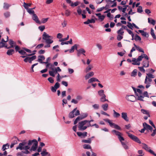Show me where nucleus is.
Returning <instances> with one entry per match:
<instances>
[{"label": "nucleus", "mask_w": 156, "mask_h": 156, "mask_svg": "<svg viewBox=\"0 0 156 156\" xmlns=\"http://www.w3.org/2000/svg\"><path fill=\"white\" fill-rule=\"evenodd\" d=\"M4 15L5 18L9 17L10 16V13L9 12H6L4 13Z\"/></svg>", "instance_id": "obj_47"}, {"label": "nucleus", "mask_w": 156, "mask_h": 156, "mask_svg": "<svg viewBox=\"0 0 156 156\" xmlns=\"http://www.w3.org/2000/svg\"><path fill=\"white\" fill-rule=\"evenodd\" d=\"M48 154V152H47V150L45 149H43V151L41 153V154L44 155H45Z\"/></svg>", "instance_id": "obj_46"}, {"label": "nucleus", "mask_w": 156, "mask_h": 156, "mask_svg": "<svg viewBox=\"0 0 156 156\" xmlns=\"http://www.w3.org/2000/svg\"><path fill=\"white\" fill-rule=\"evenodd\" d=\"M94 74V73L93 72H91L87 73L85 76V79L87 80L89 79L91 77L93 76Z\"/></svg>", "instance_id": "obj_20"}, {"label": "nucleus", "mask_w": 156, "mask_h": 156, "mask_svg": "<svg viewBox=\"0 0 156 156\" xmlns=\"http://www.w3.org/2000/svg\"><path fill=\"white\" fill-rule=\"evenodd\" d=\"M143 67H147L149 66V61L147 60L144 61L142 63Z\"/></svg>", "instance_id": "obj_28"}, {"label": "nucleus", "mask_w": 156, "mask_h": 156, "mask_svg": "<svg viewBox=\"0 0 156 156\" xmlns=\"http://www.w3.org/2000/svg\"><path fill=\"white\" fill-rule=\"evenodd\" d=\"M95 81H97L98 82H100L98 80V79H97L96 78L94 77H93L90 79L89 80H88V83H92L93 82H95Z\"/></svg>", "instance_id": "obj_23"}, {"label": "nucleus", "mask_w": 156, "mask_h": 156, "mask_svg": "<svg viewBox=\"0 0 156 156\" xmlns=\"http://www.w3.org/2000/svg\"><path fill=\"white\" fill-rule=\"evenodd\" d=\"M37 57L36 55H33V56L30 57V58L28 61V62L30 63H31L32 61L34 60Z\"/></svg>", "instance_id": "obj_36"}, {"label": "nucleus", "mask_w": 156, "mask_h": 156, "mask_svg": "<svg viewBox=\"0 0 156 156\" xmlns=\"http://www.w3.org/2000/svg\"><path fill=\"white\" fill-rule=\"evenodd\" d=\"M144 67L143 66L138 67V68L139 69L140 71L143 72L144 73H145V70L144 68Z\"/></svg>", "instance_id": "obj_59"}, {"label": "nucleus", "mask_w": 156, "mask_h": 156, "mask_svg": "<svg viewBox=\"0 0 156 156\" xmlns=\"http://www.w3.org/2000/svg\"><path fill=\"white\" fill-rule=\"evenodd\" d=\"M38 28L41 31H42L45 29V27L44 26H41L39 27Z\"/></svg>", "instance_id": "obj_61"}, {"label": "nucleus", "mask_w": 156, "mask_h": 156, "mask_svg": "<svg viewBox=\"0 0 156 156\" xmlns=\"http://www.w3.org/2000/svg\"><path fill=\"white\" fill-rule=\"evenodd\" d=\"M138 31L144 37H149V34L145 32L144 30H139Z\"/></svg>", "instance_id": "obj_21"}, {"label": "nucleus", "mask_w": 156, "mask_h": 156, "mask_svg": "<svg viewBox=\"0 0 156 156\" xmlns=\"http://www.w3.org/2000/svg\"><path fill=\"white\" fill-rule=\"evenodd\" d=\"M126 99L129 101L134 102L136 99V98L134 95H129L126 98Z\"/></svg>", "instance_id": "obj_11"}, {"label": "nucleus", "mask_w": 156, "mask_h": 156, "mask_svg": "<svg viewBox=\"0 0 156 156\" xmlns=\"http://www.w3.org/2000/svg\"><path fill=\"white\" fill-rule=\"evenodd\" d=\"M122 31H123L122 28H120L117 31V33L118 34H119V35L120 34L121 35H123L124 32Z\"/></svg>", "instance_id": "obj_40"}, {"label": "nucleus", "mask_w": 156, "mask_h": 156, "mask_svg": "<svg viewBox=\"0 0 156 156\" xmlns=\"http://www.w3.org/2000/svg\"><path fill=\"white\" fill-rule=\"evenodd\" d=\"M37 61L41 63H44L46 64H48V63H49L48 62L46 61V62H43L42 61V60H41V59L40 58H38L37 60Z\"/></svg>", "instance_id": "obj_54"}, {"label": "nucleus", "mask_w": 156, "mask_h": 156, "mask_svg": "<svg viewBox=\"0 0 156 156\" xmlns=\"http://www.w3.org/2000/svg\"><path fill=\"white\" fill-rule=\"evenodd\" d=\"M19 53H20L21 55H26V52L23 50H21L19 51Z\"/></svg>", "instance_id": "obj_49"}, {"label": "nucleus", "mask_w": 156, "mask_h": 156, "mask_svg": "<svg viewBox=\"0 0 156 156\" xmlns=\"http://www.w3.org/2000/svg\"><path fill=\"white\" fill-rule=\"evenodd\" d=\"M143 145V148L146 151H148L151 154H153L155 156H156V154H155L153 151L150 149V147H148V146L145 144L142 143Z\"/></svg>", "instance_id": "obj_7"}, {"label": "nucleus", "mask_w": 156, "mask_h": 156, "mask_svg": "<svg viewBox=\"0 0 156 156\" xmlns=\"http://www.w3.org/2000/svg\"><path fill=\"white\" fill-rule=\"evenodd\" d=\"M79 4V2H75L74 4L72 2V4H71V6H77Z\"/></svg>", "instance_id": "obj_60"}, {"label": "nucleus", "mask_w": 156, "mask_h": 156, "mask_svg": "<svg viewBox=\"0 0 156 156\" xmlns=\"http://www.w3.org/2000/svg\"><path fill=\"white\" fill-rule=\"evenodd\" d=\"M38 147V142L36 140V141H35L33 144L32 147L30 149V151H36Z\"/></svg>", "instance_id": "obj_10"}, {"label": "nucleus", "mask_w": 156, "mask_h": 156, "mask_svg": "<svg viewBox=\"0 0 156 156\" xmlns=\"http://www.w3.org/2000/svg\"><path fill=\"white\" fill-rule=\"evenodd\" d=\"M87 122L88 120H85L79 122V125L78 126L79 128H82Z\"/></svg>", "instance_id": "obj_18"}, {"label": "nucleus", "mask_w": 156, "mask_h": 156, "mask_svg": "<svg viewBox=\"0 0 156 156\" xmlns=\"http://www.w3.org/2000/svg\"><path fill=\"white\" fill-rule=\"evenodd\" d=\"M36 141L35 139H34L32 140H29L27 144L28 145H26L27 143L26 142L23 141L21 143L19 144L18 146L16 147V149H20L21 150H23L22 152L23 153L25 154H29L30 153V152L28 151L30 148V146L33 144V143Z\"/></svg>", "instance_id": "obj_1"}, {"label": "nucleus", "mask_w": 156, "mask_h": 156, "mask_svg": "<svg viewBox=\"0 0 156 156\" xmlns=\"http://www.w3.org/2000/svg\"><path fill=\"white\" fill-rule=\"evenodd\" d=\"M92 68V66L89 65L85 69V72L86 73H87L90 71Z\"/></svg>", "instance_id": "obj_33"}, {"label": "nucleus", "mask_w": 156, "mask_h": 156, "mask_svg": "<svg viewBox=\"0 0 156 156\" xmlns=\"http://www.w3.org/2000/svg\"><path fill=\"white\" fill-rule=\"evenodd\" d=\"M151 34L152 37L154 38V39H156V36L154 33V30L152 28H151Z\"/></svg>", "instance_id": "obj_39"}, {"label": "nucleus", "mask_w": 156, "mask_h": 156, "mask_svg": "<svg viewBox=\"0 0 156 156\" xmlns=\"http://www.w3.org/2000/svg\"><path fill=\"white\" fill-rule=\"evenodd\" d=\"M143 126L145 127L146 130H149L151 131L153 129L152 127L146 122L143 123Z\"/></svg>", "instance_id": "obj_14"}, {"label": "nucleus", "mask_w": 156, "mask_h": 156, "mask_svg": "<svg viewBox=\"0 0 156 156\" xmlns=\"http://www.w3.org/2000/svg\"><path fill=\"white\" fill-rule=\"evenodd\" d=\"M77 12L79 15H80L81 14L82 12L83 14H85L87 12L85 10H83L82 11V9L79 7L77 10Z\"/></svg>", "instance_id": "obj_17"}, {"label": "nucleus", "mask_w": 156, "mask_h": 156, "mask_svg": "<svg viewBox=\"0 0 156 156\" xmlns=\"http://www.w3.org/2000/svg\"><path fill=\"white\" fill-rule=\"evenodd\" d=\"M44 44H38L36 47V48L37 49H39L42 47Z\"/></svg>", "instance_id": "obj_62"}, {"label": "nucleus", "mask_w": 156, "mask_h": 156, "mask_svg": "<svg viewBox=\"0 0 156 156\" xmlns=\"http://www.w3.org/2000/svg\"><path fill=\"white\" fill-rule=\"evenodd\" d=\"M9 144L7 143L5 144H4L3 145L2 149L3 151H5V150L9 148Z\"/></svg>", "instance_id": "obj_32"}, {"label": "nucleus", "mask_w": 156, "mask_h": 156, "mask_svg": "<svg viewBox=\"0 0 156 156\" xmlns=\"http://www.w3.org/2000/svg\"><path fill=\"white\" fill-rule=\"evenodd\" d=\"M48 18L42 19L41 20V23H46L48 21Z\"/></svg>", "instance_id": "obj_53"}, {"label": "nucleus", "mask_w": 156, "mask_h": 156, "mask_svg": "<svg viewBox=\"0 0 156 156\" xmlns=\"http://www.w3.org/2000/svg\"><path fill=\"white\" fill-rule=\"evenodd\" d=\"M98 94L100 96H103L104 95H105L104 94V90H100L98 91Z\"/></svg>", "instance_id": "obj_44"}, {"label": "nucleus", "mask_w": 156, "mask_h": 156, "mask_svg": "<svg viewBox=\"0 0 156 156\" xmlns=\"http://www.w3.org/2000/svg\"><path fill=\"white\" fill-rule=\"evenodd\" d=\"M77 134L79 136L81 137L82 138H83L87 136V132H84L82 133L81 132H78L77 133Z\"/></svg>", "instance_id": "obj_15"}, {"label": "nucleus", "mask_w": 156, "mask_h": 156, "mask_svg": "<svg viewBox=\"0 0 156 156\" xmlns=\"http://www.w3.org/2000/svg\"><path fill=\"white\" fill-rule=\"evenodd\" d=\"M134 39L136 41H140L141 40V38L137 34L135 35V37Z\"/></svg>", "instance_id": "obj_42"}, {"label": "nucleus", "mask_w": 156, "mask_h": 156, "mask_svg": "<svg viewBox=\"0 0 156 156\" xmlns=\"http://www.w3.org/2000/svg\"><path fill=\"white\" fill-rule=\"evenodd\" d=\"M20 48L18 45H16L15 46V49L16 52H18L20 51Z\"/></svg>", "instance_id": "obj_57"}, {"label": "nucleus", "mask_w": 156, "mask_h": 156, "mask_svg": "<svg viewBox=\"0 0 156 156\" xmlns=\"http://www.w3.org/2000/svg\"><path fill=\"white\" fill-rule=\"evenodd\" d=\"M137 70L136 69H134L132 72L131 76H135L136 75Z\"/></svg>", "instance_id": "obj_43"}, {"label": "nucleus", "mask_w": 156, "mask_h": 156, "mask_svg": "<svg viewBox=\"0 0 156 156\" xmlns=\"http://www.w3.org/2000/svg\"><path fill=\"white\" fill-rule=\"evenodd\" d=\"M104 120L106 122H108L110 126L112 127L115 129H116L121 130V127L117 124H116L114 123L111 122V121L110 120L108 119H105Z\"/></svg>", "instance_id": "obj_3"}, {"label": "nucleus", "mask_w": 156, "mask_h": 156, "mask_svg": "<svg viewBox=\"0 0 156 156\" xmlns=\"http://www.w3.org/2000/svg\"><path fill=\"white\" fill-rule=\"evenodd\" d=\"M71 13V12L68 9H67L65 11V14L66 16H69Z\"/></svg>", "instance_id": "obj_51"}, {"label": "nucleus", "mask_w": 156, "mask_h": 156, "mask_svg": "<svg viewBox=\"0 0 156 156\" xmlns=\"http://www.w3.org/2000/svg\"><path fill=\"white\" fill-rule=\"evenodd\" d=\"M34 9H28L27 10V12L30 14L33 15L35 13L34 11L33 10Z\"/></svg>", "instance_id": "obj_37"}, {"label": "nucleus", "mask_w": 156, "mask_h": 156, "mask_svg": "<svg viewBox=\"0 0 156 156\" xmlns=\"http://www.w3.org/2000/svg\"><path fill=\"white\" fill-rule=\"evenodd\" d=\"M77 55L78 56H80L81 54L84 55H85L84 53L86 52V51L83 48H81L79 50H77Z\"/></svg>", "instance_id": "obj_13"}, {"label": "nucleus", "mask_w": 156, "mask_h": 156, "mask_svg": "<svg viewBox=\"0 0 156 156\" xmlns=\"http://www.w3.org/2000/svg\"><path fill=\"white\" fill-rule=\"evenodd\" d=\"M77 108H75L72 111L70 112L69 114V117L70 118H73L74 117V112L76 110Z\"/></svg>", "instance_id": "obj_19"}, {"label": "nucleus", "mask_w": 156, "mask_h": 156, "mask_svg": "<svg viewBox=\"0 0 156 156\" xmlns=\"http://www.w3.org/2000/svg\"><path fill=\"white\" fill-rule=\"evenodd\" d=\"M121 115L122 118L126 122H128L129 121V119L126 113L123 112L122 113Z\"/></svg>", "instance_id": "obj_16"}, {"label": "nucleus", "mask_w": 156, "mask_h": 156, "mask_svg": "<svg viewBox=\"0 0 156 156\" xmlns=\"http://www.w3.org/2000/svg\"><path fill=\"white\" fill-rule=\"evenodd\" d=\"M52 38V37L49 36L45 32H44L42 35V39L45 41V43L46 44H51L53 42V41L51 40Z\"/></svg>", "instance_id": "obj_2"}, {"label": "nucleus", "mask_w": 156, "mask_h": 156, "mask_svg": "<svg viewBox=\"0 0 156 156\" xmlns=\"http://www.w3.org/2000/svg\"><path fill=\"white\" fill-rule=\"evenodd\" d=\"M102 108L105 111H107L108 109V104H105L102 105Z\"/></svg>", "instance_id": "obj_31"}, {"label": "nucleus", "mask_w": 156, "mask_h": 156, "mask_svg": "<svg viewBox=\"0 0 156 156\" xmlns=\"http://www.w3.org/2000/svg\"><path fill=\"white\" fill-rule=\"evenodd\" d=\"M126 133L127 134L129 137L132 140L139 144L141 143L140 141L137 136L128 132H127Z\"/></svg>", "instance_id": "obj_4"}, {"label": "nucleus", "mask_w": 156, "mask_h": 156, "mask_svg": "<svg viewBox=\"0 0 156 156\" xmlns=\"http://www.w3.org/2000/svg\"><path fill=\"white\" fill-rule=\"evenodd\" d=\"M31 4L30 3H27L25 2H24L23 3V6L25 8L27 9H28V7H30L31 6Z\"/></svg>", "instance_id": "obj_34"}, {"label": "nucleus", "mask_w": 156, "mask_h": 156, "mask_svg": "<svg viewBox=\"0 0 156 156\" xmlns=\"http://www.w3.org/2000/svg\"><path fill=\"white\" fill-rule=\"evenodd\" d=\"M95 21L94 19H88L87 21L84 22L83 23L85 24H88L90 23H94Z\"/></svg>", "instance_id": "obj_22"}, {"label": "nucleus", "mask_w": 156, "mask_h": 156, "mask_svg": "<svg viewBox=\"0 0 156 156\" xmlns=\"http://www.w3.org/2000/svg\"><path fill=\"white\" fill-rule=\"evenodd\" d=\"M141 111L144 114L147 115L148 117H150V115L147 111L144 109H141Z\"/></svg>", "instance_id": "obj_38"}, {"label": "nucleus", "mask_w": 156, "mask_h": 156, "mask_svg": "<svg viewBox=\"0 0 156 156\" xmlns=\"http://www.w3.org/2000/svg\"><path fill=\"white\" fill-rule=\"evenodd\" d=\"M15 51L13 49H9L7 51L6 54L8 55H11L14 54Z\"/></svg>", "instance_id": "obj_24"}, {"label": "nucleus", "mask_w": 156, "mask_h": 156, "mask_svg": "<svg viewBox=\"0 0 156 156\" xmlns=\"http://www.w3.org/2000/svg\"><path fill=\"white\" fill-rule=\"evenodd\" d=\"M32 19L37 23L39 24H41V23L40 22L37 16L35 13L33 15Z\"/></svg>", "instance_id": "obj_12"}, {"label": "nucleus", "mask_w": 156, "mask_h": 156, "mask_svg": "<svg viewBox=\"0 0 156 156\" xmlns=\"http://www.w3.org/2000/svg\"><path fill=\"white\" fill-rule=\"evenodd\" d=\"M101 98L100 99V101L101 102H104L105 101H108V100L107 99H106L105 97H106V95H104L103 96H101Z\"/></svg>", "instance_id": "obj_35"}, {"label": "nucleus", "mask_w": 156, "mask_h": 156, "mask_svg": "<svg viewBox=\"0 0 156 156\" xmlns=\"http://www.w3.org/2000/svg\"><path fill=\"white\" fill-rule=\"evenodd\" d=\"M93 107L95 109H98L99 108V106L97 104H95L93 105Z\"/></svg>", "instance_id": "obj_63"}, {"label": "nucleus", "mask_w": 156, "mask_h": 156, "mask_svg": "<svg viewBox=\"0 0 156 156\" xmlns=\"http://www.w3.org/2000/svg\"><path fill=\"white\" fill-rule=\"evenodd\" d=\"M147 76L148 77L150 78H154V75L150 73H147Z\"/></svg>", "instance_id": "obj_58"}, {"label": "nucleus", "mask_w": 156, "mask_h": 156, "mask_svg": "<svg viewBox=\"0 0 156 156\" xmlns=\"http://www.w3.org/2000/svg\"><path fill=\"white\" fill-rule=\"evenodd\" d=\"M113 111L114 112L113 116L115 117L118 118L120 116V114L119 113L115 112L114 110H113Z\"/></svg>", "instance_id": "obj_41"}, {"label": "nucleus", "mask_w": 156, "mask_h": 156, "mask_svg": "<svg viewBox=\"0 0 156 156\" xmlns=\"http://www.w3.org/2000/svg\"><path fill=\"white\" fill-rule=\"evenodd\" d=\"M48 81L51 83H53L54 82V80L51 77H49L48 78Z\"/></svg>", "instance_id": "obj_64"}, {"label": "nucleus", "mask_w": 156, "mask_h": 156, "mask_svg": "<svg viewBox=\"0 0 156 156\" xmlns=\"http://www.w3.org/2000/svg\"><path fill=\"white\" fill-rule=\"evenodd\" d=\"M128 25L127 27L130 29L133 30V26L132 24L131 23L129 22H127Z\"/></svg>", "instance_id": "obj_52"}, {"label": "nucleus", "mask_w": 156, "mask_h": 156, "mask_svg": "<svg viewBox=\"0 0 156 156\" xmlns=\"http://www.w3.org/2000/svg\"><path fill=\"white\" fill-rule=\"evenodd\" d=\"M9 43L10 45V46L7 47V45L6 44V46H5V47L7 49H10L14 47V46L16 45V43L14 42L12 40L10 39L9 41Z\"/></svg>", "instance_id": "obj_9"}, {"label": "nucleus", "mask_w": 156, "mask_h": 156, "mask_svg": "<svg viewBox=\"0 0 156 156\" xmlns=\"http://www.w3.org/2000/svg\"><path fill=\"white\" fill-rule=\"evenodd\" d=\"M10 6V5H9L8 4L5 3H4L3 8L7 10L8 9Z\"/></svg>", "instance_id": "obj_45"}, {"label": "nucleus", "mask_w": 156, "mask_h": 156, "mask_svg": "<svg viewBox=\"0 0 156 156\" xmlns=\"http://www.w3.org/2000/svg\"><path fill=\"white\" fill-rule=\"evenodd\" d=\"M83 148L84 149H90V151H92V149L91 146L89 144H84L83 146Z\"/></svg>", "instance_id": "obj_25"}, {"label": "nucleus", "mask_w": 156, "mask_h": 156, "mask_svg": "<svg viewBox=\"0 0 156 156\" xmlns=\"http://www.w3.org/2000/svg\"><path fill=\"white\" fill-rule=\"evenodd\" d=\"M136 49L140 52H142L143 53H144V51L139 46H138Z\"/></svg>", "instance_id": "obj_55"}, {"label": "nucleus", "mask_w": 156, "mask_h": 156, "mask_svg": "<svg viewBox=\"0 0 156 156\" xmlns=\"http://www.w3.org/2000/svg\"><path fill=\"white\" fill-rule=\"evenodd\" d=\"M143 11L142 10V7L141 6H139L137 9V12L141 13Z\"/></svg>", "instance_id": "obj_48"}, {"label": "nucleus", "mask_w": 156, "mask_h": 156, "mask_svg": "<svg viewBox=\"0 0 156 156\" xmlns=\"http://www.w3.org/2000/svg\"><path fill=\"white\" fill-rule=\"evenodd\" d=\"M148 81L149 82H151L152 81V80L151 78H148L147 76H146L144 83L147 84H150V83H148Z\"/></svg>", "instance_id": "obj_30"}, {"label": "nucleus", "mask_w": 156, "mask_h": 156, "mask_svg": "<svg viewBox=\"0 0 156 156\" xmlns=\"http://www.w3.org/2000/svg\"><path fill=\"white\" fill-rule=\"evenodd\" d=\"M60 87V84L58 82L55 83L54 87H51V91L53 92H55L56 90Z\"/></svg>", "instance_id": "obj_8"}, {"label": "nucleus", "mask_w": 156, "mask_h": 156, "mask_svg": "<svg viewBox=\"0 0 156 156\" xmlns=\"http://www.w3.org/2000/svg\"><path fill=\"white\" fill-rule=\"evenodd\" d=\"M78 45L76 44H75L74 46L72 47L69 50L70 53H71L74 52V49L77 50Z\"/></svg>", "instance_id": "obj_26"}, {"label": "nucleus", "mask_w": 156, "mask_h": 156, "mask_svg": "<svg viewBox=\"0 0 156 156\" xmlns=\"http://www.w3.org/2000/svg\"><path fill=\"white\" fill-rule=\"evenodd\" d=\"M112 132L118 136V139L121 142L124 140V138L121 136L122 134L120 132L115 130H113Z\"/></svg>", "instance_id": "obj_6"}, {"label": "nucleus", "mask_w": 156, "mask_h": 156, "mask_svg": "<svg viewBox=\"0 0 156 156\" xmlns=\"http://www.w3.org/2000/svg\"><path fill=\"white\" fill-rule=\"evenodd\" d=\"M82 142L84 143L90 144L91 142V140L90 138H88V140H82Z\"/></svg>", "instance_id": "obj_29"}, {"label": "nucleus", "mask_w": 156, "mask_h": 156, "mask_svg": "<svg viewBox=\"0 0 156 156\" xmlns=\"http://www.w3.org/2000/svg\"><path fill=\"white\" fill-rule=\"evenodd\" d=\"M143 58V55L142 54L141 55L138 56L137 59V60H138V62H139L141 61Z\"/></svg>", "instance_id": "obj_56"}, {"label": "nucleus", "mask_w": 156, "mask_h": 156, "mask_svg": "<svg viewBox=\"0 0 156 156\" xmlns=\"http://www.w3.org/2000/svg\"><path fill=\"white\" fill-rule=\"evenodd\" d=\"M136 92L139 93V94L136 93V95L137 97L138 100L141 101H144L143 98L144 97L142 95V91L140 89H136Z\"/></svg>", "instance_id": "obj_5"}, {"label": "nucleus", "mask_w": 156, "mask_h": 156, "mask_svg": "<svg viewBox=\"0 0 156 156\" xmlns=\"http://www.w3.org/2000/svg\"><path fill=\"white\" fill-rule=\"evenodd\" d=\"M20 57L23 58H25L24 59L23 61L25 62H28L29 61V60L30 58V57H27L25 55H21L20 56Z\"/></svg>", "instance_id": "obj_27"}, {"label": "nucleus", "mask_w": 156, "mask_h": 156, "mask_svg": "<svg viewBox=\"0 0 156 156\" xmlns=\"http://www.w3.org/2000/svg\"><path fill=\"white\" fill-rule=\"evenodd\" d=\"M17 141L16 140H14L13 142L11 144L10 147L11 148L13 147L14 146L17 144Z\"/></svg>", "instance_id": "obj_50"}]
</instances>
